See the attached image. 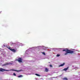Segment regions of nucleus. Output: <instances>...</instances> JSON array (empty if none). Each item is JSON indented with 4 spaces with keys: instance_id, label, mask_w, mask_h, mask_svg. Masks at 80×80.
<instances>
[{
    "instance_id": "1",
    "label": "nucleus",
    "mask_w": 80,
    "mask_h": 80,
    "mask_svg": "<svg viewBox=\"0 0 80 80\" xmlns=\"http://www.w3.org/2000/svg\"><path fill=\"white\" fill-rule=\"evenodd\" d=\"M65 49V50H62L63 52L64 51H65V52H66V53L64 54V55H67L68 53H70L71 54H72V53H73L74 54H75V52L73 51L68 49V48H66Z\"/></svg>"
},
{
    "instance_id": "2",
    "label": "nucleus",
    "mask_w": 80,
    "mask_h": 80,
    "mask_svg": "<svg viewBox=\"0 0 80 80\" xmlns=\"http://www.w3.org/2000/svg\"><path fill=\"white\" fill-rule=\"evenodd\" d=\"M22 58H18V60H17V61L19 63H22Z\"/></svg>"
},
{
    "instance_id": "3",
    "label": "nucleus",
    "mask_w": 80,
    "mask_h": 80,
    "mask_svg": "<svg viewBox=\"0 0 80 80\" xmlns=\"http://www.w3.org/2000/svg\"><path fill=\"white\" fill-rule=\"evenodd\" d=\"M4 71H9V70H6L4 69H2V68H0V72H4Z\"/></svg>"
},
{
    "instance_id": "4",
    "label": "nucleus",
    "mask_w": 80,
    "mask_h": 80,
    "mask_svg": "<svg viewBox=\"0 0 80 80\" xmlns=\"http://www.w3.org/2000/svg\"><path fill=\"white\" fill-rule=\"evenodd\" d=\"M65 62H64L63 64H61L60 65H59V67H63V66H64V65H65Z\"/></svg>"
},
{
    "instance_id": "5",
    "label": "nucleus",
    "mask_w": 80,
    "mask_h": 80,
    "mask_svg": "<svg viewBox=\"0 0 80 80\" xmlns=\"http://www.w3.org/2000/svg\"><path fill=\"white\" fill-rule=\"evenodd\" d=\"M10 50H11V51H12V52H16V51L15 50V49H11Z\"/></svg>"
},
{
    "instance_id": "6",
    "label": "nucleus",
    "mask_w": 80,
    "mask_h": 80,
    "mask_svg": "<svg viewBox=\"0 0 80 80\" xmlns=\"http://www.w3.org/2000/svg\"><path fill=\"white\" fill-rule=\"evenodd\" d=\"M12 71H15L16 72H20V70H17L15 69H12Z\"/></svg>"
},
{
    "instance_id": "7",
    "label": "nucleus",
    "mask_w": 80,
    "mask_h": 80,
    "mask_svg": "<svg viewBox=\"0 0 80 80\" xmlns=\"http://www.w3.org/2000/svg\"><path fill=\"white\" fill-rule=\"evenodd\" d=\"M68 68H64L63 70H64V71H67V70H68Z\"/></svg>"
},
{
    "instance_id": "8",
    "label": "nucleus",
    "mask_w": 80,
    "mask_h": 80,
    "mask_svg": "<svg viewBox=\"0 0 80 80\" xmlns=\"http://www.w3.org/2000/svg\"><path fill=\"white\" fill-rule=\"evenodd\" d=\"M18 78H21L22 77H23V76L22 75H20V76H18Z\"/></svg>"
},
{
    "instance_id": "9",
    "label": "nucleus",
    "mask_w": 80,
    "mask_h": 80,
    "mask_svg": "<svg viewBox=\"0 0 80 80\" xmlns=\"http://www.w3.org/2000/svg\"><path fill=\"white\" fill-rule=\"evenodd\" d=\"M45 70L46 72H47L48 71V68H46Z\"/></svg>"
},
{
    "instance_id": "10",
    "label": "nucleus",
    "mask_w": 80,
    "mask_h": 80,
    "mask_svg": "<svg viewBox=\"0 0 80 80\" xmlns=\"http://www.w3.org/2000/svg\"><path fill=\"white\" fill-rule=\"evenodd\" d=\"M63 80H68V79H67V78H63Z\"/></svg>"
},
{
    "instance_id": "11",
    "label": "nucleus",
    "mask_w": 80,
    "mask_h": 80,
    "mask_svg": "<svg viewBox=\"0 0 80 80\" xmlns=\"http://www.w3.org/2000/svg\"><path fill=\"white\" fill-rule=\"evenodd\" d=\"M42 54H43V55H46V54H45V53L44 52H42Z\"/></svg>"
},
{
    "instance_id": "12",
    "label": "nucleus",
    "mask_w": 80,
    "mask_h": 80,
    "mask_svg": "<svg viewBox=\"0 0 80 80\" xmlns=\"http://www.w3.org/2000/svg\"><path fill=\"white\" fill-rule=\"evenodd\" d=\"M9 63H6V64H4V65H9Z\"/></svg>"
},
{
    "instance_id": "13",
    "label": "nucleus",
    "mask_w": 80,
    "mask_h": 80,
    "mask_svg": "<svg viewBox=\"0 0 80 80\" xmlns=\"http://www.w3.org/2000/svg\"><path fill=\"white\" fill-rule=\"evenodd\" d=\"M8 49L10 50L11 49H11V48L10 47H8Z\"/></svg>"
},
{
    "instance_id": "14",
    "label": "nucleus",
    "mask_w": 80,
    "mask_h": 80,
    "mask_svg": "<svg viewBox=\"0 0 80 80\" xmlns=\"http://www.w3.org/2000/svg\"><path fill=\"white\" fill-rule=\"evenodd\" d=\"M13 75H14V76H16V74L15 73H13Z\"/></svg>"
},
{
    "instance_id": "15",
    "label": "nucleus",
    "mask_w": 80,
    "mask_h": 80,
    "mask_svg": "<svg viewBox=\"0 0 80 80\" xmlns=\"http://www.w3.org/2000/svg\"><path fill=\"white\" fill-rule=\"evenodd\" d=\"M35 75H37V76H40V75H38V74H36Z\"/></svg>"
},
{
    "instance_id": "16",
    "label": "nucleus",
    "mask_w": 80,
    "mask_h": 80,
    "mask_svg": "<svg viewBox=\"0 0 80 80\" xmlns=\"http://www.w3.org/2000/svg\"><path fill=\"white\" fill-rule=\"evenodd\" d=\"M60 55L58 54L57 55V57H59V56H60Z\"/></svg>"
},
{
    "instance_id": "17",
    "label": "nucleus",
    "mask_w": 80,
    "mask_h": 80,
    "mask_svg": "<svg viewBox=\"0 0 80 80\" xmlns=\"http://www.w3.org/2000/svg\"><path fill=\"white\" fill-rule=\"evenodd\" d=\"M50 67H52V65H50Z\"/></svg>"
}]
</instances>
